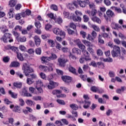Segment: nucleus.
<instances>
[{"mask_svg": "<svg viewBox=\"0 0 126 126\" xmlns=\"http://www.w3.org/2000/svg\"><path fill=\"white\" fill-rule=\"evenodd\" d=\"M75 13L76 15H77V17H76L75 16H72V19L73 20V21H81V18L79 16H81L82 15V13L80 12V11L76 10L75 12Z\"/></svg>", "mask_w": 126, "mask_h": 126, "instance_id": "obj_4", "label": "nucleus"}, {"mask_svg": "<svg viewBox=\"0 0 126 126\" xmlns=\"http://www.w3.org/2000/svg\"><path fill=\"white\" fill-rule=\"evenodd\" d=\"M102 37L104 38V39H108V38H110V36H109V34L107 33L104 32L101 34Z\"/></svg>", "mask_w": 126, "mask_h": 126, "instance_id": "obj_50", "label": "nucleus"}, {"mask_svg": "<svg viewBox=\"0 0 126 126\" xmlns=\"http://www.w3.org/2000/svg\"><path fill=\"white\" fill-rule=\"evenodd\" d=\"M83 19L84 22H88V21H89V17L86 15L83 16Z\"/></svg>", "mask_w": 126, "mask_h": 126, "instance_id": "obj_60", "label": "nucleus"}, {"mask_svg": "<svg viewBox=\"0 0 126 126\" xmlns=\"http://www.w3.org/2000/svg\"><path fill=\"white\" fill-rule=\"evenodd\" d=\"M33 40L35 42V45L36 47H39L41 44V39L37 35H35L33 37Z\"/></svg>", "mask_w": 126, "mask_h": 126, "instance_id": "obj_8", "label": "nucleus"}, {"mask_svg": "<svg viewBox=\"0 0 126 126\" xmlns=\"http://www.w3.org/2000/svg\"><path fill=\"white\" fill-rule=\"evenodd\" d=\"M52 31L54 34H56V35H60V36L63 37V38L65 37V32L59 28H55L53 29Z\"/></svg>", "mask_w": 126, "mask_h": 126, "instance_id": "obj_3", "label": "nucleus"}, {"mask_svg": "<svg viewBox=\"0 0 126 126\" xmlns=\"http://www.w3.org/2000/svg\"><path fill=\"white\" fill-rule=\"evenodd\" d=\"M40 75L41 78H42V79H47V76L44 73L41 72Z\"/></svg>", "mask_w": 126, "mask_h": 126, "instance_id": "obj_57", "label": "nucleus"}, {"mask_svg": "<svg viewBox=\"0 0 126 126\" xmlns=\"http://www.w3.org/2000/svg\"><path fill=\"white\" fill-rule=\"evenodd\" d=\"M43 86V82L41 80H38L36 82V88L38 87H42Z\"/></svg>", "mask_w": 126, "mask_h": 126, "instance_id": "obj_27", "label": "nucleus"}, {"mask_svg": "<svg viewBox=\"0 0 126 126\" xmlns=\"http://www.w3.org/2000/svg\"><path fill=\"white\" fill-rule=\"evenodd\" d=\"M70 107L72 110H78V106L75 104H71L70 105Z\"/></svg>", "mask_w": 126, "mask_h": 126, "instance_id": "obj_33", "label": "nucleus"}, {"mask_svg": "<svg viewBox=\"0 0 126 126\" xmlns=\"http://www.w3.org/2000/svg\"><path fill=\"white\" fill-rule=\"evenodd\" d=\"M22 7V5H21V4H18L15 6V9L16 10H19Z\"/></svg>", "mask_w": 126, "mask_h": 126, "instance_id": "obj_63", "label": "nucleus"}, {"mask_svg": "<svg viewBox=\"0 0 126 126\" xmlns=\"http://www.w3.org/2000/svg\"><path fill=\"white\" fill-rule=\"evenodd\" d=\"M14 15V12L13 11V8H11L9 9V11L8 13V16L9 18H13Z\"/></svg>", "mask_w": 126, "mask_h": 126, "instance_id": "obj_19", "label": "nucleus"}, {"mask_svg": "<svg viewBox=\"0 0 126 126\" xmlns=\"http://www.w3.org/2000/svg\"><path fill=\"white\" fill-rule=\"evenodd\" d=\"M17 58L18 59V60H19V61H22L24 60L23 59V56H22V54L18 52L17 53Z\"/></svg>", "mask_w": 126, "mask_h": 126, "instance_id": "obj_40", "label": "nucleus"}, {"mask_svg": "<svg viewBox=\"0 0 126 126\" xmlns=\"http://www.w3.org/2000/svg\"><path fill=\"white\" fill-rule=\"evenodd\" d=\"M80 35H81V36L84 39H85V38H86V35H87V33H86V32L83 31H81L80 32Z\"/></svg>", "mask_w": 126, "mask_h": 126, "instance_id": "obj_44", "label": "nucleus"}, {"mask_svg": "<svg viewBox=\"0 0 126 126\" xmlns=\"http://www.w3.org/2000/svg\"><path fill=\"white\" fill-rule=\"evenodd\" d=\"M104 3H105V4H106V5H107V6H109V5H111V1L109 0H104Z\"/></svg>", "mask_w": 126, "mask_h": 126, "instance_id": "obj_61", "label": "nucleus"}, {"mask_svg": "<svg viewBox=\"0 0 126 126\" xmlns=\"http://www.w3.org/2000/svg\"><path fill=\"white\" fill-rule=\"evenodd\" d=\"M34 83V81L32 80L31 78H27V84H29V85H31V84H32V83Z\"/></svg>", "mask_w": 126, "mask_h": 126, "instance_id": "obj_42", "label": "nucleus"}, {"mask_svg": "<svg viewBox=\"0 0 126 126\" xmlns=\"http://www.w3.org/2000/svg\"><path fill=\"white\" fill-rule=\"evenodd\" d=\"M47 43L49 45V46L52 48H54V47H55V41L52 39H49L47 41Z\"/></svg>", "mask_w": 126, "mask_h": 126, "instance_id": "obj_28", "label": "nucleus"}, {"mask_svg": "<svg viewBox=\"0 0 126 126\" xmlns=\"http://www.w3.org/2000/svg\"><path fill=\"white\" fill-rule=\"evenodd\" d=\"M67 31L69 35H73V34L75 33V32L74 31L70 30V29H67Z\"/></svg>", "mask_w": 126, "mask_h": 126, "instance_id": "obj_53", "label": "nucleus"}, {"mask_svg": "<svg viewBox=\"0 0 126 126\" xmlns=\"http://www.w3.org/2000/svg\"><path fill=\"white\" fill-rule=\"evenodd\" d=\"M56 101L58 104H60V105H62L63 106H64L65 105V102H64V101L62 99H57Z\"/></svg>", "mask_w": 126, "mask_h": 126, "instance_id": "obj_38", "label": "nucleus"}, {"mask_svg": "<svg viewBox=\"0 0 126 126\" xmlns=\"http://www.w3.org/2000/svg\"><path fill=\"white\" fill-rule=\"evenodd\" d=\"M67 62H68V60H67L65 57L58 59V63L60 66H65V63H66Z\"/></svg>", "mask_w": 126, "mask_h": 126, "instance_id": "obj_5", "label": "nucleus"}, {"mask_svg": "<svg viewBox=\"0 0 126 126\" xmlns=\"http://www.w3.org/2000/svg\"><path fill=\"white\" fill-rule=\"evenodd\" d=\"M13 87H12V89H15V88L20 89L22 87V83L21 82H14L13 83Z\"/></svg>", "mask_w": 126, "mask_h": 126, "instance_id": "obj_11", "label": "nucleus"}, {"mask_svg": "<svg viewBox=\"0 0 126 126\" xmlns=\"http://www.w3.org/2000/svg\"><path fill=\"white\" fill-rule=\"evenodd\" d=\"M13 112H15V113H21V110L19 109L18 106H15L13 109Z\"/></svg>", "mask_w": 126, "mask_h": 126, "instance_id": "obj_32", "label": "nucleus"}, {"mask_svg": "<svg viewBox=\"0 0 126 126\" xmlns=\"http://www.w3.org/2000/svg\"><path fill=\"white\" fill-rule=\"evenodd\" d=\"M114 10L117 13H122V9L117 7H113Z\"/></svg>", "mask_w": 126, "mask_h": 126, "instance_id": "obj_35", "label": "nucleus"}, {"mask_svg": "<svg viewBox=\"0 0 126 126\" xmlns=\"http://www.w3.org/2000/svg\"><path fill=\"white\" fill-rule=\"evenodd\" d=\"M9 60H10V59L8 56L3 57L2 59L4 63H8L9 62Z\"/></svg>", "mask_w": 126, "mask_h": 126, "instance_id": "obj_49", "label": "nucleus"}, {"mask_svg": "<svg viewBox=\"0 0 126 126\" xmlns=\"http://www.w3.org/2000/svg\"><path fill=\"white\" fill-rule=\"evenodd\" d=\"M58 58V56H57V55L54 53H52L51 54V56H50L48 59L49 60H56L57 58Z\"/></svg>", "mask_w": 126, "mask_h": 126, "instance_id": "obj_34", "label": "nucleus"}, {"mask_svg": "<svg viewBox=\"0 0 126 126\" xmlns=\"http://www.w3.org/2000/svg\"><path fill=\"white\" fill-rule=\"evenodd\" d=\"M82 42L84 44H85V45H86V46H87V47L93 48V44L91 43V42L85 40H83Z\"/></svg>", "mask_w": 126, "mask_h": 126, "instance_id": "obj_21", "label": "nucleus"}, {"mask_svg": "<svg viewBox=\"0 0 126 126\" xmlns=\"http://www.w3.org/2000/svg\"><path fill=\"white\" fill-rule=\"evenodd\" d=\"M68 69L70 72L73 73V74H76V69L74 68V67H72V66L69 65L68 67Z\"/></svg>", "mask_w": 126, "mask_h": 126, "instance_id": "obj_18", "label": "nucleus"}, {"mask_svg": "<svg viewBox=\"0 0 126 126\" xmlns=\"http://www.w3.org/2000/svg\"><path fill=\"white\" fill-rule=\"evenodd\" d=\"M17 40L18 42H26V37L25 36H23V37L19 36Z\"/></svg>", "mask_w": 126, "mask_h": 126, "instance_id": "obj_29", "label": "nucleus"}, {"mask_svg": "<svg viewBox=\"0 0 126 126\" xmlns=\"http://www.w3.org/2000/svg\"><path fill=\"white\" fill-rule=\"evenodd\" d=\"M35 53L36 55H41L42 53V50L41 48H37L35 49Z\"/></svg>", "mask_w": 126, "mask_h": 126, "instance_id": "obj_48", "label": "nucleus"}, {"mask_svg": "<svg viewBox=\"0 0 126 126\" xmlns=\"http://www.w3.org/2000/svg\"><path fill=\"white\" fill-rule=\"evenodd\" d=\"M92 20L94 21V22H96L98 24H101V19L97 17H93L92 18Z\"/></svg>", "mask_w": 126, "mask_h": 126, "instance_id": "obj_23", "label": "nucleus"}, {"mask_svg": "<svg viewBox=\"0 0 126 126\" xmlns=\"http://www.w3.org/2000/svg\"><path fill=\"white\" fill-rule=\"evenodd\" d=\"M82 53L85 57V61H91L90 54L86 50H82Z\"/></svg>", "mask_w": 126, "mask_h": 126, "instance_id": "obj_9", "label": "nucleus"}, {"mask_svg": "<svg viewBox=\"0 0 126 126\" xmlns=\"http://www.w3.org/2000/svg\"><path fill=\"white\" fill-rule=\"evenodd\" d=\"M2 40L4 43H7V42L11 43V42H13V39L11 37V34L9 33H4L2 36Z\"/></svg>", "mask_w": 126, "mask_h": 126, "instance_id": "obj_2", "label": "nucleus"}, {"mask_svg": "<svg viewBox=\"0 0 126 126\" xmlns=\"http://www.w3.org/2000/svg\"><path fill=\"white\" fill-rule=\"evenodd\" d=\"M72 53L76 54L77 55H80V54H81V50L78 48H74L72 49Z\"/></svg>", "mask_w": 126, "mask_h": 126, "instance_id": "obj_24", "label": "nucleus"}, {"mask_svg": "<svg viewBox=\"0 0 126 126\" xmlns=\"http://www.w3.org/2000/svg\"><path fill=\"white\" fill-rule=\"evenodd\" d=\"M78 47L79 48V49L82 50V51H85V46L82 43H81Z\"/></svg>", "mask_w": 126, "mask_h": 126, "instance_id": "obj_51", "label": "nucleus"}, {"mask_svg": "<svg viewBox=\"0 0 126 126\" xmlns=\"http://www.w3.org/2000/svg\"><path fill=\"white\" fill-rule=\"evenodd\" d=\"M34 25L37 29H40L41 28V23L39 21H36L34 23Z\"/></svg>", "mask_w": 126, "mask_h": 126, "instance_id": "obj_37", "label": "nucleus"}, {"mask_svg": "<svg viewBox=\"0 0 126 126\" xmlns=\"http://www.w3.org/2000/svg\"><path fill=\"white\" fill-rule=\"evenodd\" d=\"M8 47L9 50H11V51H12L14 53H16L17 54L18 53V49L17 48V47L11 46L10 45H8Z\"/></svg>", "mask_w": 126, "mask_h": 126, "instance_id": "obj_20", "label": "nucleus"}, {"mask_svg": "<svg viewBox=\"0 0 126 126\" xmlns=\"http://www.w3.org/2000/svg\"><path fill=\"white\" fill-rule=\"evenodd\" d=\"M96 13H97V10L94 9L92 10L91 13V16H94V15H96Z\"/></svg>", "mask_w": 126, "mask_h": 126, "instance_id": "obj_58", "label": "nucleus"}, {"mask_svg": "<svg viewBox=\"0 0 126 126\" xmlns=\"http://www.w3.org/2000/svg\"><path fill=\"white\" fill-rule=\"evenodd\" d=\"M106 15H107L106 16V14L105 13L103 14V16L105 18V19L106 20V21H108V20H109V18L108 17H113V16H115V13H114V12H113V11L108 9L107 11H106Z\"/></svg>", "mask_w": 126, "mask_h": 126, "instance_id": "obj_6", "label": "nucleus"}, {"mask_svg": "<svg viewBox=\"0 0 126 126\" xmlns=\"http://www.w3.org/2000/svg\"><path fill=\"white\" fill-rule=\"evenodd\" d=\"M13 34L14 35V36H15V37H16V40H17L18 38L20 36L19 33L15 31L13 32Z\"/></svg>", "mask_w": 126, "mask_h": 126, "instance_id": "obj_56", "label": "nucleus"}, {"mask_svg": "<svg viewBox=\"0 0 126 126\" xmlns=\"http://www.w3.org/2000/svg\"><path fill=\"white\" fill-rule=\"evenodd\" d=\"M51 9L55 10V11H58V6L55 4H52L51 6Z\"/></svg>", "mask_w": 126, "mask_h": 126, "instance_id": "obj_54", "label": "nucleus"}, {"mask_svg": "<svg viewBox=\"0 0 126 126\" xmlns=\"http://www.w3.org/2000/svg\"><path fill=\"white\" fill-rule=\"evenodd\" d=\"M126 89V87H121V89H118L116 90V93L118 94H122V92H124Z\"/></svg>", "mask_w": 126, "mask_h": 126, "instance_id": "obj_25", "label": "nucleus"}, {"mask_svg": "<svg viewBox=\"0 0 126 126\" xmlns=\"http://www.w3.org/2000/svg\"><path fill=\"white\" fill-rule=\"evenodd\" d=\"M78 2L81 7H85L86 6V3H88V2H89V0H87L85 1L78 0Z\"/></svg>", "mask_w": 126, "mask_h": 126, "instance_id": "obj_12", "label": "nucleus"}, {"mask_svg": "<svg viewBox=\"0 0 126 126\" xmlns=\"http://www.w3.org/2000/svg\"><path fill=\"white\" fill-rule=\"evenodd\" d=\"M108 75L110 77H115V72L110 71L109 72Z\"/></svg>", "mask_w": 126, "mask_h": 126, "instance_id": "obj_62", "label": "nucleus"}, {"mask_svg": "<svg viewBox=\"0 0 126 126\" xmlns=\"http://www.w3.org/2000/svg\"><path fill=\"white\" fill-rule=\"evenodd\" d=\"M112 57L115 58V57H120L121 56V52L119 51H112Z\"/></svg>", "mask_w": 126, "mask_h": 126, "instance_id": "obj_26", "label": "nucleus"}, {"mask_svg": "<svg viewBox=\"0 0 126 126\" xmlns=\"http://www.w3.org/2000/svg\"><path fill=\"white\" fill-rule=\"evenodd\" d=\"M98 43H100V44H104L105 41H104V40L102 39V37H101V34L99 35V37L98 38Z\"/></svg>", "mask_w": 126, "mask_h": 126, "instance_id": "obj_46", "label": "nucleus"}, {"mask_svg": "<svg viewBox=\"0 0 126 126\" xmlns=\"http://www.w3.org/2000/svg\"><path fill=\"white\" fill-rule=\"evenodd\" d=\"M17 3V0H10L8 2V5L10 7H14Z\"/></svg>", "mask_w": 126, "mask_h": 126, "instance_id": "obj_13", "label": "nucleus"}, {"mask_svg": "<svg viewBox=\"0 0 126 126\" xmlns=\"http://www.w3.org/2000/svg\"><path fill=\"white\" fill-rule=\"evenodd\" d=\"M42 97L40 96H33L32 100H34V101H41Z\"/></svg>", "mask_w": 126, "mask_h": 126, "instance_id": "obj_43", "label": "nucleus"}, {"mask_svg": "<svg viewBox=\"0 0 126 126\" xmlns=\"http://www.w3.org/2000/svg\"><path fill=\"white\" fill-rule=\"evenodd\" d=\"M99 89H98V87L96 86H92L91 87V91H92L93 92L96 93L97 91H98Z\"/></svg>", "mask_w": 126, "mask_h": 126, "instance_id": "obj_36", "label": "nucleus"}, {"mask_svg": "<svg viewBox=\"0 0 126 126\" xmlns=\"http://www.w3.org/2000/svg\"><path fill=\"white\" fill-rule=\"evenodd\" d=\"M97 37V33L96 32L93 31L92 32V35L88 34V39L90 41H93L94 39Z\"/></svg>", "mask_w": 126, "mask_h": 126, "instance_id": "obj_7", "label": "nucleus"}, {"mask_svg": "<svg viewBox=\"0 0 126 126\" xmlns=\"http://www.w3.org/2000/svg\"><path fill=\"white\" fill-rule=\"evenodd\" d=\"M19 65H20L19 63L17 62H13L11 63V66L12 67H17Z\"/></svg>", "mask_w": 126, "mask_h": 126, "instance_id": "obj_31", "label": "nucleus"}, {"mask_svg": "<svg viewBox=\"0 0 126 126\" xmlns=\"http://www.w3.org/2000/svg\"><path fill=\"white\" fill-rule=\"evenodd\" d=\"M8 93L12 98H13L14 99H16V98H17V94H14V93L11 92V91H9Z\"/></svg>", "mask_w": 126, "mask_h": 126, "instance_id": "obj_30", "label": "nucleus"}, {"mask_svg": "<svg viewBox=\"0 0 126 126\" xmlns=\"http://www.w3.org/2000/svg\"><path fill=\"white\" fill-rule=\"evenodd\" d=\"M62 79L65 83H70L72 80L71 77L68 76H63L62 77Z\"/></svg>", "mask_w": 126, "mask_h": 126, "instance_id": "obj_10", "label": "nucleus"}, {"mask_svg": "<svg viewBox=\"0 0 126 126\" xmlns=\"http://www.w3.org/2000/svg\"><path fill=\"white\" fill-rule=\"evenodd\" d=\"M19 105L20 106H22V107L24 106V105H25V102H24V100L22 98H19Z\"/></svg>", "mask_w": 126, "mask_h": 126, "instance_id": "obj_47", "label": "nucleus"}, {"mask_svg": "<svg viewBox=\"0 0 126 126\" xmlns=\"http://www.w3.org/2000/svg\"><path fill=\"white\" fill-rule=\"evenodd\" d=\"M56 85H57V83L54 82V81H50L49 82V85L48 86V89H53L56 87Z\"/></svg>", "mask_w": 126, "mask_h": 126, "instance_id": "obj_14", "label": "nucleus"}, {"mask_svg": "<svg viewBox=\"0 0 126 126\" xmlns=\"http://www.w3.org/2000/svg\"><path fill=\"white\" fill-rule=\"evenodd\" d=\"M96 54L97 56H102V55H103V51H102L101 49H98L96 51Z\"/></svg>", "mask_w": 126, "mask_h": 126, "instance_id": "obj_64", "label": "nucleus"}, {"mask_svg": "<svg viewBox=\"0 0 126 126\" xmlns=\"http://www.w3.org/2000/svg\"><path fill=\"white\" fill-rule=\"evenodd\" d=\"M97 65H98V67L99 68H103V67H104V63L102 62H98L97 63Z\"/></svg>", "mask_w": 126, "mask_h": 126, "instance_id": "obj_55", "label": "nucleus"}, {"mask_svg": "<svg viewBox=\"0 0 126 126\" xmlns=\"http://www.w3.org/2000/svg\"><path fill=\"white\" fill-rule=\"evenodd\" d=\"M84 103L85 104L83 106V108L84 109H88V108L90 107V105H91V101L89 100H85Z\"/></svg>", "mask_w": 126, "mask_h": 126, "instance_id": "obj_15", "label": "nucleus"}, {"mask_svg": "<svg viewBox=\"0 0 126 126\" xmlns=\"http://www.w3.org/2000/svg\"><path fill=\"white\" fill-rule=\"evenodd\" d=\"M112 52H121V48L120 47L115 45Z\"/></svg>", "mask_w": 126, "mask_h": 126, "instance_id": "obj_39", "label": "nucleus"}, {"mask_svg": "<svg viewBox=\"0 0 126 126\" xmlns=\"http://www.w3.org/2000/svg\"><path fill=\"white\" fill-rule=\"evenodd\" d=\"M15 18L16 20H19L21 18V15L20 13L17 14L15 15Z\"/></svg>", "mask_w": 126, "mask_h": 126, "instance_id": "obj_59", "label": "nucleus"}, {"mask_svg": "<svg viewBox=\"0 0 126 126\" xmlns=\"http://www.w3.org/2000/svg\"><path fill=\"white\" fill-rule=\"evenodd\" d=\"M4 102L5 104H6V105H9L10 104H12V101H9V100H8V99L7 98H5L4 99Z\"/></svg>", "mask_w": 126, "mask_h": 126, "instance_id": "obj_52", "label": "nucleus"}, {"mask_svg": "<svg viewBox=\"0 0 126 126\" xmlns=\"http://www.w3.org/2000/svg\"><path fill=\"white\" fill-rule=\"evenodd\" d=\"M26 103L27 105L30 106V107H32V106H34L35 105V102L29 99H27Z\"/></svg>", "mask_w": 126, "mask_h": 126, "instance_id": "obj_22", "label": "nucleus"}, {"mask_svg": "<svg viewBox=\"0 0 126 126\" xmlns=\"http://www.w3.org/2000/svg\"><path fill=\"white\" fill-rule=\"evenodd\" d=\"M39 69L40 70H42L43 71H45V72H49V67L47 66L44 65H40L39 67Z\"/></svg>", "mask_w": 126, "mask_h": 126, "instance_id": "obj_17", "label": "nucleus"}, {"mask_svg": "<svg viewBox=\"0 0 126 126\" xmlns=\"http://www.w3.org/2000/svg\"><path fill=\"white\" fill-rule=\"evenodd\" d=\"M92 28L94 29V30L96 31V32H99L100 31V28H99V27L95 25H92Z\"/></svg>", "mask_w": 126, "mask_h": 126, "instance_id": "obj_41", "label": "nucleus"}, {"mask_svg": "<svg viewBox=\"0 0 126 126\" xmlns=\"http://www.w3.org/2000/svg\"><path fill=\"white\" fill-rule=\"evenodd\" d=\"M70 28H72L73 30H75L76 29V25L73 23H70L69 24Z\"/></svg>", "mask_w": 126, "mask_h": 126, "instance_id": "obj_45", "label": "nucleus"}, {"mask_svg": "<svg viewBox=\"0 0 126 126\" xmlns=\"http://www.w3.org/2000/svg\"><path fill=\"white\" fill-rule=\"evenodd\" d=\"M22 69L24 70L26 76H29V73L34 72V70L26 63H24L22 66Z\"/></svg>", "mask_w": 126, "mask_h": 126, "instance_id": "obj_1", "label": "nucleus"}, {"mask_svg": "<svg viewBox=\"0 0 126 126\" xmlns=\"http://www.w3.org/2000/svg\"><path fill=\"white\" fill-rule=\"evenodd\" d=\"M100 29H101L102 32H105V31H107V32H110V31H111L110 27L107 26H102L100 27Z\"/></svg>", "mask_w": 126, "mask_h": 126, "instance_id": "obj_16", "label": "nucleus"}]
</instances>
